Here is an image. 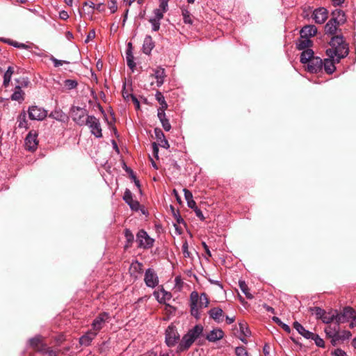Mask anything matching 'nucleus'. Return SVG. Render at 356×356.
<instances>
[{"mask_svg": "<svg viewBox=\"0 0 356 356\" xmlns=\"http://www.w3.org/2000/svg\"><path fill=\"white\" fill-rule=\"evenodd\" d=\"M180 341V336L173 325H169L165 330V343L168 347L175 346Z\"/></svg>", "mask_w": 356, "mask_h": 356, "instance_id": "6", "label": "nucleus"}, {"mask_svg": "<svg viewBox=\"0 0 356 356\" xmlns=\"http://www.w3.org/2000/svg\"><path fill=\"white\" fill-rule=\"evenodd\" d=\"M323 69V60L319 57H314L307 64V70L311 73H318Z\"/></svg>", "mask_w": 356, "mask_h": 356, "instance_id": "16", "label": "nucleus"}, {"mask_svg": "<svg viewBox=\"0 0 356 356\" xmlns=\"http://www.w3.org/2000/svg\"><path fill=\"white\" fill-rule=\"evenodd\" d=\"M330 19L339 25L343 24L346 21L345 13L340 9H335L332 13V17Z\"/></svg>", "mask_w": 356, "mask_h": 356, "instance_id": "20", "label": "nucleus"}, {"mask_svg": "<svg viewBox=\"0 0 356 356\" xmlns=\"http://www.w3.org/2000/svg\"><path fill=\"white\" fill-rule=\"evenodd\" d=\"M38 134L35 131H31L25 138V148L30 152H34L38 145Z\"/></svg>", "mask_w": 356, "mask_h": 356, "instance_id": "10", "label": "nucleus"}, {"mask_svg": "<svg viewBox=\"0 0 356 356\" xmlns=\"http://www.w3.org/2000/svg\"><path fill=\"white\" fill-rule=\"evenodd\" d=\"M59 17L62 19H67L69 17V15H68L67 12H66L65 10H62L59 13Z\"/></svg>", "mask_w": 356, "mask_h": 356, "instance_id": "64", "label": "nucleus"}, {"mask_svg": "<svg viewBox=\"0 0 356 356\" xmlns=\"http://www.w3.org/2000/svg\"><path fill=\"white\" fill-rule=\"evenodd\" d=\"M24 92L22 91L19 86H17L15 92L11 95V99L18 102H22L24 100Z\"/></svg>", "mask_w": 356, "mask_h": 356, "instance_id": "36", "label": "nucleus"}, {"mask_svg": "<svg viewBox=\"0 0 356 356\" xmlns=\"http://www.w3.org/2000/svg\"><path fill=\"white\" fill-rule=\"evenodd\" d=\"M210 318H213L215 321L220 323L223 320V311L220 307H214L209 311Z\"/></svg>", "mask_w": 356, "mask_h": 356, "instance_id": "22", "label": "nucleus"}, {"mask_svg": "<svg viewBox=\"0 0 356 356\" xmlns=\"http://www.w3.org/2000/svg\"><path fill=\"white\" fill-rule=\"evenodd\" d=\"M109 8L112 13H114L116 12V10L118 9V6H117L116 2L115 1H111V4L109 6Z\"/></svg>", "mask_w": 356, "mask_h": 356, "instance_id": "59", "label": "nucleus"}, {"mask_svg": "<svg viewBox=\"0 0 356 356\" xmlns=\"http://www.w3.org/2000/svg\"><path fill=\"white\" fill-rule=\"evenodd\" d=\"M154 296L160 303H165L172 298L171 293L165 291L163 287L158 291L154 292Z\"/></svg>", "mask_w": 356, "mask_h": 356, "instance_id": "18", "label": "nucleus"}, {"mask_svg": "<svg viewBox=\"0 0 356 356\" xmlns=\"http://www.w3.org/2000/svg\"><path fill=\"white\" fill-rule=\"evenodd\" d=\"M332 59L333 58H331L330 59H325L324 62H323V67L324 68L325 71L329 74H332L336 70Z\"/></svg>", "mask_w": 356, "mask_h": 356, "instance_id": "35", "label": "nucleus"}, {"mask_svg": "<svg viewBox=\"0 0 356 356\" xmlns=\"http://www.w3.org/2000/svg\"><path fill=\"white\" fill-rule=\"evenodd\" d=\"M190 300L191 314L196 319H199L200 317L199 309L205 308L209 306V300L208 296L205 293H202L199 296L197 292L193 291L190 296Z\"/></svg>", "mask_w": 356, "mask_h": 356, "instance_id": "2", "label": "nucleus"}, {"mask_svg": "<svg viewBox=\"0 0 356 356\" xmlns=\"http://www.w3.org/2000/svg\"><path fill=\"white\" fill-rule=\"evenodd\" d=\"M170 0H159V4L163 10H168V1Z\"/></svg>", "mask_w": 356, "mask_h": 356, "instance_id": "58", "label": "nucleus"}, {"mask_svg": "<svg viewBox=\"0 0 356 356\" xmlns=\"http://www.w3.org/2000/svg\"><path fill=\"white\" fill-rule=\"evenodd\" d=\"M159 145L165 149H168L170 147V145L166 138L161 140L159 141Z\"/></svg>", "mask_w": 356, "mask_h": 356, "instance_id": "56", "label": "nucleus"}, {"mask_svg": "<svg viewBox=\"0 0 356 356\" xmlns=\"http://www.w3.org/2000/svg\"><path fill=\"white\" fill-rule=\"evenodd\" d=\"M29 343L31 348L39 353H44L47 350V344L43 342L42 337L40 335L29 339Z\"/></svg>", "mask_w": 356, "mask_h": 356, "instance_id": "11", "label": "nucleus"}, {"mask_svg": "<svg viewBox=\"0 0 356 356\" xmlns=\"http://www.w3.org/2000/svg\"><path fill=\"white\" fill-rule=\"evenodd\" d=\"M134 58L132 51H131V43L129 42L128 43V49H127V51H126V59H127V65L132 70H134V69L136 66V63L134 60Z\"/></svg>", "mask_w": 356, "mask_h": 356, "instance_id": "32", "label": "nucleus"}, {"mask_svg": "<svg viewBox=\"0 0 356 356\" xmlns=\"http://www.w3.org/2000/svg\"><path fill=\"white\" fill-rule=\"evenodd\" d=\"M195 214L196 216L201 220H203L204 219V217L203 216V213L202 212V211L198 209L197 207H195Z\"/></svg>", "mask_w": 356, "mask_h": 356, "instance_id": "61", "label": "nucleus"}, {"mask_svg": "<svg viewBox=\"0 0 356 356\" xmlns=\"http://www.w3.org/2000/svg\"><path fill=\"white\" fill-rule=\"evenodd\" d=\"M167 11L168 10H163V8H161V5L159 4V8L154 10V17L153 18L161 20L163 17V14Z\"/></svg>", "mask_w": 356, "mask_h": 356, "instance_id": "41", "label": "nucleus"}, {"mask_svg": "<svg viewBox=\"0 0 356 356\" xmlns=\"http://www.w3.org/2000/svg\"><path fill=\"white\" fill-rule=\"evenodd\" d=\"M85 125H87L90 130V133L96 138L102 137V129L100 121L94 115H88Z\"/></svg>", "mask_w": 356, "mask_h": 356, "instance_id": "3", "label": "nucleus"}, {"mask_svg": "<svg viewBox=\"0 0 356 356\" xmlns=\"http://www.w3.org/2000/svg\"><path fill=\"white\" fill-rule=\"evenodd\" d=\"M182 16L184 22L186 24L191 25L193 24V19L191 15L190 12L186 9L182 10Z\"/></svg>", "mask_w": 356, "mask_h": 356, "instance_id": "40", "label": "nucleus"}, {"mask_svg": "<svg viewBox=\"0 0 356 356\" xmlns=\"http://www.w3.org/2000/svg\"><path fill=\"white\" fill-rule=\"evenodd\" d=\"M317 33V28L314 25H306L300 30V35L304 37L309 38L314 36Z\"/></svg>", "mask_w": 356, "mask_h": 356, "instance_id": "23", "label": "nucleus"}, {"mask_svg": "<svg viewBox=\"0 0 356 356\" xmlns=\"http://www.w3.org/2000/svg\"><path fill=\"white\" fill-rule=\"evenodd\" d=\"M310 339L314 341L315 344L317 346L321 348L325 347V342L323 339L321 338L318 334L313 333V336Z\"/></svg>", "mask_w": 356, "mask_h": 356, "instance_id": "43", "label": "nucleus"}, {"mask_svg": "<svg viewBox=\"0 0 356 356\" xmlns=\"http://www.w3.org/2000/svg\"><path fill=\"white\" fill-rule=\"evenodd\" d=\"M108 318V315L106 313H102L99 314V316H97L92 323V330L98 334Z\"/></svg>", "mask_w": 356, "mask_h": 356, "instance_id": "12", "label": "nucleus"}, {"mask_svg": "<svg viewBox=\"0 0 356 356\" xmlns=\"http://www.w3.org/2000/svg\"><path fill=\"white\" fill-rule=\"evenodd\" d=\"M326 52L331 58L337 57V60L339 62L340 59L345 58L348 54V47L347 44L343 43L334 49H327Z\"/></svg>", "mask_w": 356, "mask_h": 356, "instance_id": "7", "label": "nucleus"}, {"mask_svg": "<svg viewBox=\"0 0 356 356\" xmlns=\"http://www.w3.org/2000/svg\"><path fill=\"white\" fill-rule=\"evenodd\" d=\"M351 335L350 331H343L341 334H340L341 339L343 340L349 339Z\"/></svg>", "mask_w": 356, "mask_h": 356, "instance_id": "57", "label": "nucleus"}, {"mask_svg": "<svg viewBox=\"0 0 356 356\" xmlns=\"http://www.w3.org/2000/svg\"><path fill=\"white\" fill-rule=\"evenodd\" d=\"M312 42L310 39L307 37L302 36L300 35V38L296 42V47L299 50H305L309 49V47L312 45Z\"/></svg>", "mask_w": 356, "mask_h": 356, "instance_id": "24", "label": "nucleus"}, {"mask_svg": "<svg viewBox=\"0 0 356 356\" xmlns=\"http://www.w3.org/2000/svg\"><path fill=\"white\" fill-rule=\"evenodd\" d=\"M78 85V83L75 80L72 79H66L65 81V86L67 88L68 90H72L75 88Z\"/></svg>", "mask_w": 356, "mask_h": 356, "instance_id": "47", "label": "nucleus"}, {"mask_svg": "<svg viewBox=\"0 0 356 356\" xmlns=\"http://www.w3.org/2000/svg\"><path fill=\"white\" fill-rule=\"evenodd\" d=\"M325 332L328 338L339 335V324L336 323L334 325H328L325 328Z\"/></svg>", "mask_w": 356, "mask_h": 356, "instance_id": "27", "label": "nucleus"}, {"mask_svg": "<svg viewBox=\"0 0 356 356\" xmlns=\"http://www.w3.org/2000/svg\"><path fill=\"white\" fill-rule=\"evenodd\" d=\"M203 330V326L200 324L190 329L179 341L177 351L181 353L188 350L195 341L202 336Z\"/></svg>", "mask_w": 356, "mask_h": 356, "instance_id": "1", "label": "nucleus"}, {"mask_svg": "<svg viewBox=\"0 0 356 356\" xmlns=\"http://www.w3.org/2000/svg\"><path fill=\"white\" fill-rule=\"evenodd\" d=\"M97 334L96 332L91 330L88 331L85 334L79 339V343L81 346H88L90 345L92 340L96 337Z\"/></svg>", "mask_w": 356, "mask_h": 356, "instance_id": "19", "label": "nucleus"}, {"mask_svg": "<svg viewBox=\"0 0 356 356\" xmlns=\"http://www.w3.org/2000/svg\"><path fill=\"white\" fill-rule=\"evenodd\" d=\"M144 282L147 287L154 289L159 282V277L154 269L147 268L145 272Z\"/></svg>", "mask_w": 356, "mask_h": 356, "instance_id": "8", "label": "nucleus"}, {"mask_svg": "<svg viewBox=\"0 0 356 356\" xmlns=\"http://www.w3.org/2000/svg\"><path fill=\"white\" fill-rule=\"evenodd\" d=\"M183 191L184 192L185 199L187 202L193 200V194L190 191L186 188H184Z\"/></svg>", "mask_w": 356, "mask_h": 356, "instance_id": "53", "label": "nucleus"}, {"mask_svg": "<svg viewBox=\"0 0 356 356\" xmlns=\"http://www.w3.org/2000/svg\"><path fill=\"white\" fill-rule=\"evenodd\" d=\"M29 117L33 120H42L47 115V112L42 108L32 106L29 108Z\"/></svg>", "mask_w": 356, "mask_h": 356, "instance_id": "9", "label": "nucleus"}, {"mask_svg": "<svg viewBox=\"0 0 356 356\" xmlns=\"http://www.w3.org/2000/svg\"><path fill=\"white\" fill-rule=\"evenodd\" d=\"M321 320L326 324H329L333 321L337 323V311L325 312Z\"/></svg>", "mask_w": 356, "mask_h": 356, "instance_id": "31", "label": "nucleus"}, {"mask_svg": "<svg viewBox=\"0 0 356 356\" xmlns=\"http://www.w3.org/2000/svg\"><path fill=\"white\" fill-rule=\"evenodd\" d=\"M239 327L241 333L244 337H249L251 334V332L250 329L246 326V325L243 323H239Z\"/></svg>", "mask_w": 356, "mask_h": 356, "instance_id": "44", "label": "nucleus"}, {"mask_svg": "<svg viewBox=\"0 0 356 356\" xmlns=\"http://www.w3.org/2000/svg\"><path fill=\"white\" fill-rule=\"evenodd\" d=\"M343 43H345L343 38L341 35L333 36L330 41V45L332 47V49L339 47Z\"/></svg>", "mask_w": 356, "mask_h": 356, "instance_id": "38", "label": "nucleus"}, {"mask_svg": "<svg viewBox=\"0 0 356 356\" xmlns=\"http://www.w3.org/2000/svg\"><path fill=\"white\" fill-rule=\"evenodd\" d=\"M314 51L311 49L303 50L300 55V62L303 64L309 63L314 58Z\"/></svg>", "mask_w": 356, "mask_h": 356, "instance_id": "30", "label": "nucleus"}, {"mask_svg": "<svg viewBox=\"0 0 356 356\" xmlns=\"http://www.w3.org/2000/svg\"><path fill=\"white\" fill-rule=\"evenodd\" d=\"M328 17V12L327 9L321 7L313 11L312 18L317 24H323Z\"/></svg>", "mask_w": 356, "mask_h": 356, "instance_id": "13", "label": "nucleus"}, {"mask_svg": "<svg viewBox=\"0 0 356 356\" xmlns=\"http://www.w3.org/2000/svg\"><path fill=\"white\" fill-rule=\"evenodd\" d=\"M339 26V24L335 22H332L330 19L325 26V31L327 34L334 35L337 32V27Z\"/></svg>", "mask_w": 356, "mask_h": 356, "instance_id": "33", "label": "nucleus"}, {"mask_svg": "<svg viewBox=\"0 0 356 356\" xmlns=\"http://www.w3.org/2000/svg\"><path fill=\"white\" fill-rule=\"evenodd\" d=\"M42 354H47L48 356H56L57 355V353L56 351L54 350H51V349H49L47 346V350L44 353H42Z\"/></svg>", "mask_w": 356, "mask_h": 356, "instance_id": "60", "label": "nucleus"}, {"mask_svg": "<svg viewBox=\"0 0 356 356\" xmlns=\"http://www.w3.org/2000/svg\"><path fill=\"white\" fill-rule=\"evenodd\" d=\"M157 116L159 119L163 129L166 131H169L171 129V124L169 120L166 118L165 112H157Z\"/></svg>", "mask_w": 356, "mask_h": 356, "instance_id": "29", "label": "nucleus"}, {"mask_svg": "<svg viewBox=\"0 0 356 356\" xmlns=\"http://www.w3.org/2000/svg\"><path fill=\"white\" fill-rule=\"evenodd\" d=\"M130 96H131V98L134 104H135L136 108H140V102L138 100V99L136 98V97L134 96V95H130Z\"/></svg>", "mask_w": 356, "mask_h": 356, "instance_id": "63", "label": "nucleus"}, {"mask_svg": "<svg viewBox=\"0 0 356 356\" xmlns=\"http://www.w3.org/2000/svg\"><path fill=\"white\" fill-rule=\"evenodd\" d=\"M154 133H155L156 138V140L159 142L160 140H163L164 138H165V135H164V134L163 133V131H161V129L156 128L154 129Z\"/></svg>", "mask_w": 356, "mask_h": 356, "instance_id": "51", "label": "nucleus"}, {"mask_svg": "<svg viewBox=\"0 0 356 356\" xmlns=\"http://www.w3.org/2000/svg\"><path fill=\"white\" fill-rule=\"evenodd\" d=\"M355 313V312L353 308L350 307H345L342 312L339 314L337 312V323H343L349 321V319H352Z\"/></svg>", "mask_w": 356, "mask_h": 356, "instance_id": "14", "label": "nucleus"}, {"mask_svg": "<svg viewBox=\"0 0 356 356\" xmlns=\"http://www.w3.org/2000/svg\"><path fill=\"white\" fill-rule=\"evenodd\" d=\"M239 285L241 289L245 293V296L249 299H252L253 296L248 291V289L245 282H240Z\"/></svg>", "mask_w": 356, "mask_h": 356, "instance_id": "46", "label": "nucleus"}, {"mask_svg": "<svg viewBox=\"0 0 356 356\" xmlns=\"http://www.w3.org/2000/svg\"><path fill=\"white\" fill-rule=\"evenodd\" d=\"M153 154L155 157L158 158L159 147L156 143H152Z\"/></svg>", "mask_w": 356, "mask_h": 356, "instance_id": "62", "label": "nucleus"}, {"mask_svg": "<svg viewBox=\"0 0 356 356\" xmlns=\"http://www.w3.org/2000/svg\"><path fill=\"white\" fill-rule=\"evenodd\" d=\"M182 252L184 257H190L191 253L188 251V244L186 240H185L183 243Z\"/></svg>", "mask_w": 356, "mask_h": 356, "instance_id": "50", "label": "nucleus"}, {"mask_svg": "<svg viewBox=\"0 0 356 356\" xmlns=\"http://www.w3.org/2000/svg\"><path fill=\"white\" fill-rule=\"evenodd\" d=\"M333 355L334 356H348L346 353L340 348L336 349L333 353Z\"/></svg>", "mask_w": 356, "mask_h": 356, "instance_id": "54", "label": "nucleus"}, {"mask_svg": "<svg viewBox=\"0 0 356 356\" xmlns=\"http://www.w3.org/2000/svg\"><path fill=\"white\" fill-rule=\"evenodd\" d=\"M13 73H14L13 67L12 66H9L8 67V70H6V72L4 73V75H3V86H4L6 87L8 86V84L10 81V79H11V76Z\"/></svg>", "mask_w": 356, "mask_h": 356, "instance_id": "39", "label": "nucleus"}, {"mask_svg": "<svg viewBox=\"0 0 356 356\" xmlns=\"http://www.w3.org/2000/svg\"><path fill=\"white\" fill-rule=\"evenodd\" d=\"M155 98L160 104V106L158 108L157 112H165V111L168 108V106L165 100L163 95L161 92L157 91L155 94Z\"/></svg>", "mask_w": 356, "mask_h": 356, "instance_id": "25", "label": "nucleus"}, {"mask_svg": "<svg viewBox=\"0 0 356 356\" xmlns=\"http://www.w3.org/2000/svg\"><path fill=\"white\" fill-rule=\"evenodd\" d=\"M136 242L138 247L143 249H149L154 245V239L151 238L147 232L140 229L136 234Z\"/></svg>", "mask_w": 356, "mask_h": 356, "instance_id": "5", "label": "nucleus"}, {"mask_svg": "<svg viewBox=\"0 0 356 356\" xmlns=\"http://www.w3.org/2000/svg\"><path fill=\"white\" fill-rule=\"evenodd\" d=\"M123 200L133 211H137L139 210L140 204L138 201L134 200L130 190L126 189L123 195Z\"/></svg>", "mask_w": 356, "mask_h": 356, "instance_id": "15", "label": "nucleus"}, {"mask_svg": "<svg viewBox=\"0 0 356 356\" xmlns=\"http://www.w3.org/2000/svg\"><path fill=\"white\" fill-rule=\"evenodd\" d=\"M70 115L73 121L79 126H83L88 116L87 110L79 106H72L70 110Z\"/></svg>", "mask_w": 356, "mask_h": 356, "instance_id": "4", "label": "nucleus"}, {"mask_svg": "<svg viewBox=\"0 0 356 356\" xmlns=\"http://www.w3.org/2000/svg\"><path fill=\"white\" fill-rule=\"evenodd\" d=\"M160 21L161 20L155 19V18L149 19V22L152 24V29L153 31H157L159 30L160 25H161Z\"/></svg>", "mask_w": 356, "mask_h": 356, "instance_id": "45", "label": "nucleus"}, {"mask_svg": "<svg viewBox=\"0 0 356 356\" xmlns=\"http://www.w3.org/2000/svg\"><path fill=\"white\" fill-rule=\"evenodd\" d=\"M237 356H249L246 348L243 346H238L235 350Z\"/></svg>", "mask_w": 356, "mask_h": 356, "instance_id": "48", "label": "nucleus"}, {"mask_svg": "<svg viewBox=\"0 0 356 356\" xmlns=\"http://www.w3.org/2000/svg\"><path fill=\"white\" fill-rule=\"evenodd\" d=\"M143 264L138 261H134L131 264L129 267V272L131 275L137 279L143 272Z\"/></svg>", "mask_w": 356, "mask_h": 356, "instance_id": "17", "label": "nucleus"}, {"mask_svg": "<svg viewBox=\"0 0 356 356\" xmlns=\"http://www.w3.org/2000/svg\"><path fill=\"white\" fill-rule=\"evenodd\" d=\"M95 30H94V29H92V30H91V31L88 33V35H87V38H86V40H85V42H86V43L88 42L90 40H92V39L95 38Z\"/></svg>", "mask_w": 356, "mask_h": 356, "instance_id": "55", "label": "nucleus"}, {"mask_svg": "<svg viewBox=\"0 0 356 356\" xmlns=\"http://www.w3.org/2000/svg\"><path fill=\"white\" fill-rule=\"evenodd\" d=\"M293 327L303 336L305 338L309 339L313 336V332L307 330L300 323L296 321L293 323Z\"/></svg>", "mask_w": 356, "mask_h": 356, "instance_id": "26", "label": "nucleus"}, {"mask_svg": "<svg viewBox=\"0 0 356 356\" xmlns=\"http://www.w3.org/2000/svg\"><path fill=\"white\" fill-rule=\"evenodd\" d=\"M124 236L128 243H133L134 240V236L131 230L129 229H126L124 230Z\"/></svg>", "mask_w": 356, "mask_h": 356, "instance_id": "49", "label": "nucleus"}, {"mask_svg": "<svg viewBox=\"0 0 356 356\" xmlns=\"http://www.w3.org/2000/svg\"><path fill=\"white\" fill-rule=\"evenodd\" d=\"M154 76L158 86H161L164 82L165 70L163 68L158 67L154 70Z\"/></svg>", "mask_w": 356, "mask_h": 356, "instance_id": "34", "label": "nucleus"}, {"mask_svg": "<svg viewBox=\"0 0 356 356\" xmlns=\"http://www.w3.org/2000/svg\"><path fill=\"white\" fill-rule=\"evenodd\" d=\"M224 332L220 329H214L207 334L206 339L211 342H215L222 339Z\"/></svg>", "mask_w": 356, "mask_h": 356, "instance_id": "21", "label": "nucleus"}, {"mask_svg": "<svg viewBox=\"0 0 356 356\" xmlns=\"http://www.w3.org/2000/svg\"><path fill=\"white\" fill-rule=\"evenodd\" d=\"M154 42L150 35H147L143 42V51L145 54H149L152 49L154 48Z\"/></svg>", "mask_w": 356, "mask_h": 356, "instance_id": "28", "label": "nucleus"}, {"mask_svg": "<svg viewBox=\"0 0 356 356\" xmlns=\"http://www.w3.org/2000/svg\"><path fill=\"white\" fill-rule=\"evenodd\" d=\"M18 127L27 129L28 123L26 120V113L22 112L17 117Z\"/></svg>", "mask_w": 356, "mask_h": 356, "instance_id": "37", "label": "nucleus"}, {"mask_svg": "<svg viewBox=\"0 0 356 356\" xmlns=\"http://www.w3.org/2000/svg\"><path fill=\"white\" fill-rule=\"evenodd\" d=\"M51 60L53 62L54 67H57L63 65L64 63H69L65 60H58L54 57L51 58Z\"/></svg>", "mask_w": 356, "mask_h": 356, "instance_id": "52", "label": "nucleus"}, {"mask_svg": "<svg viewBox=\"0 0 356 356\" xmlns=\"http://www.w3.org/2000/svg\"><path fill=\"white\" fill-rule=\"evenodd\" d=\"M310 310L314 314H315L316 318L322 319L323 316L325 314V311L318 307H315L314 308H310Z\"/></svg>", "mask_w": 356, "mask_h": 356, "instance_id": "42", "label": "nucleus"}]
</instances>
